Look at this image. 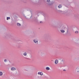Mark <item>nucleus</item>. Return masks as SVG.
<instances>
[{
    "label": "nucleus",
    "instance_id": "f257e3e1",
    "mask_svg": "<svg viewBox=\"0 0 79 79\" xmlns=\"http://www.w3.org/2000/svg\"><path fill=\"white\" fill-rule=\"evenodd\" d=\"M23 15L25 18L30 19L32 18V11L31 9H28L26 12L23 13Z\"/></svg>",
    "mask_w": 79,
    "mask_h": 79
},
{
    "label": "nucleus",
    "instance_id": "f03ea898",
    "mask_svg": "<svg viewBox=\"0 0 79 79\" xmlns=\"http://www.w3.org/2000/svg\"><path fill=\"white\" fill-rule=\"evenodd\" d=\"M60 31L62 33H64L65 32H68V28L66 27L65 26L63 25H61L60 27Z\"/></svg>",
    "mask_w": 79,
    "mask_h": 79
},
{
    "label": "nucleus",
    "instance_id": "7ed1b4c3",
    "mask_svg": "<svg viewBox=\"0 0 79 79\" xmlns=\"http://www.w3.org/2000/svg\"><path fill=\"white\" fill-rule=\"evenodd\" d=\"M39 19L41 21H43V20H45L46 19V18L44 15H41L39 16Z\"/></svg>",
    "mask_w": 79,
    "mask_h": 79
},
{
    "label": "nucleus",
    "instance_id": "20e7f679",
    "mask_svg": "<svg viewBox=\"0 0 79 79\" xmlns=\"http://www.w3.org/2000/svg\"><path fill=\"white\" fill-rule=\"evenodd\" d=\"M11 70L12 71L13 73L14 74H16L17 73V72L16 71V69L15 68L12 67L11 68Z\"/></svg>",
    "mask_w": 79,
    "mask_h": 79
},
{
    "label": "nucleus",
    "instance_id": "39448f33",
    "mask_svg": "<svg viewBox=\"0 0 79 79\" xmlns=\"http://www.w3.org/2000/svg\"><path fill=\"white\" fill-rule=\"evenodd\" d=\"M21 23H22V21L21 20H19V22L17 23V25L18 26H19V27H20L21 26Z\"/></svg>",
    "mask_w": 79,
    "mask_h": 79
},
{
    "label": "nucleus",
    "instance_id": "423d86ee",
    "mask_svg": "<svg viewBox=\"0 0 79 79\" xmlns=\"http://www.w3.org/2000/svg\"><path fill=\"white\" fill-rule=\"evenodd\" d=\"M33 41L34 42V43L36 44H38V43H39L38 42V40L37 39H34L33 40Z\"/></svg>",
    "mask_w": 79,
    "mask_h": 79
},
{
    "label": "nucleus",
    "instance_id": "0eeeda50",
    "mask_svg": "<svg viewBox=\"0 0 79 79\" xmlns=\"http://www.w3.org/2000/svg\"><path fill=\"white\" fill-rule=\"evenodd\" d=\"M38 75H40L41 76H43V74H44L42 72H39L38 73Z\"/></svg>",
    "mask_w": 79,
    "mask_h": 79
},
{
    "label": "nucleus",
    "instance_id": "6e6552de",
    "mask_svg": "<svg viewBox=\"0 0 79 79\" xmlns=\"http://www.w3.org/2000/svg\"><path fill=\"white\" fill-rule=\"evenodd\" d=\"M50 0H47V4L49 5H50Z\"/></svg>",
    "mask_w": 79,
    "mask_h": 79
},
{
    "label": "nucleus",
    "instance_id": "1a4fd4ad",
    "mask_svg": "<svg viewBox=\"0 0 79 79\" xmlns=\"http://www.w3.org/2000/svg\"><path fill=\"white\" fill-rule=\"evenodd\" d=\"M76 71L78 73H79V67H77L76 69Z\"/></svg>",
    "mask_w": 79,
    "mask_h": 79
},
{
    "label": "nucleus",
    "instance_id": "9d476101",
    "mask_svg": "<svg viewBox=\"0 0 79 79\" xmlns=\"http://www.w3.org/2000/svg\"><path fill=\"white\" fill-rule=\"evenodd\" d=\"M55 63L56 64H57L58 63V60H56L55 61Z\"/></svg>",
    "mask_w": 79,
    "mask_h": 79
},
{
    "label": "nucleus",
    "instance_id": "9b49d317",
    "mask_svg": "<svg viewBox=\"0 0 79 79\" xmlns=\"http://www.w3.org/2000/svg\"><path fill=\"white\" fill-rule=\"evenodd\" d=\"M23 55L25 56H27V53L26 52H25L23 53Z\"/></svg>",
    "mask_w": 79,
    "mask_h": 79
},
{
    "label": "nucleus",
    "instance_id": "f8f14e48",
    "mask_svg": "<svg viewBox=\"0 0 79 79\" xmlns=\"http://www.w3.org/2000/svg\"><path fill=\"white\" fill-rule=\"evenodd\" d=\"M3 76V72L2 71H0V76Z\"/></svg>",
    "mask_w": 79,
    "mask_h": 79
},
{
    "label": "nucleus",
    "instance_id": "ddd939ff",
    "mask_svg": "<svg viewBox=\"0 0 79 79\" xmlns=\"http://www.w3.org/2000/svg\"><path fill=\"white\" fill-rule=\"evenodd\" d=\"M59 61H60V62H63V60L61 59H59Z\"/></svg>",
    "mask_w": 79,
    "mask_h": 79
},
{
    "label": "nucleus",
    "instance_id": "4468645a",
    "mask_svg": "<svg viewBox=\"0 0 79 79\" xmlns=\"http://www.w3.org/2000/svg\"><path fill=\"white\" fill-rule=\"evenodd\" d=\"M6 19L8 21L10 20V17H7L6 18Z\"/></svg>",
    "mask_w": 79,
    "mask_h": 79
},
{
    "label": "nucleus",
    "instance_id": "2eb2a0df",
    "mask_svg": "<svg viewBox=\"0 0 79 79\" xmlns=\"http://www.w3.org/2000/svg\"><path fill=\"white\" fill-rule=\"evenodd\" d=\"M46 70H50V67H47L46 68Z\"/></svg>",
    "mask_w": 79,
    "mask_h": 79
},
{
    "label": "nucleus",
    "instance_id": "dca6fc26",
    "mask_svg": "<svg viewBox=\"0 0 79 79\" xmlns=\"http://www.w3.org/2000/svg\"><path fill=\"white\" fill-rule=\"evenodd\" d=\"M61 7H62V6L61 5H59L58 6V8H61Z\"/></svg>",
    "mask_w": 79,
    "mask_h": 79
},
{
    "label": "nucleus",
    "instance_id": "f3484780",
    "mask_svg": "<svg viewBox=\"0 0 79 79\" xmlns=\"http://www.w3.org/2000/svg\"><path fill=\"white\" fill-rule=\"evenodd\" d=\"M75 34H79V31H75Z\"/></svg>",
    "mask_w": 79,
    "mask_h": 79
},
{
    "label": "nucleus",
    "instance_id": "a211bd4d",
    "mask_svg": "<svg viewBox=\"0 0 79 79\" xmlns=\"http://www.w3.org/2000/svg\"><path fill=\"white\" fill-rule=\"evenodd\" d=\"M7 60H6V59H5L4 60V62L5 63H6V62H7Z\"/></svg>",
    "mask_w": 79,
    "mask_h": 79
},
{
    "label": "nucleus",
    "instance_id": "6ab92c4d",
    "mask_svg": "<svg viewBox=\"0 0 79 79\" xmlns=\"http://www.w3.org/2000/svg\"><path fill=\"white\" fill-rule=\"evenodd\" d=\"M29 58H31V56H29Z\"/></svg>",
    "mask_w": 79,
    "mask_h": 79
},
{
    "label": "nucleus",
    "instance_id": "aec40b11",
    "mask_svg": "<svg viewBox=\"0 0 79 79\" xmlns=\"http://www.w3.org/2000/svg\"><path fill=\"white\" fill-rule=\"evenodd\" d=\"M40 23H42V21H40Z\"/></svg>",
    "mask_w": 79,
    "mask_h": 79
},
{
    "label": "nucleus",
    "instance_id": "412c9836",
    "mask_svg": "<svg viewBox=\"0 0 79 79\" xmlns=\"http://www.w3.org/2000/svg\"><path fill=\"white\" fill-rule=\"evenodd\" d=\"M0 65H1V64H0Z\"/></svg>",
    "mask_w": 79,
    "mask_h": 79
}]
</instances>
